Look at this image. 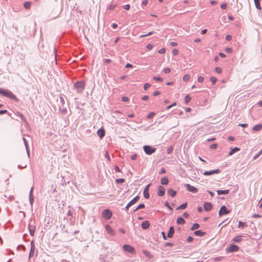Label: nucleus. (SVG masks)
Instances as JSON below:
<instances>
[{
	"mask_svg": "<svg viewBox=\"0 0 262 262\" xmlns=\"http://www.w3.org/2000/svg\"><path fill=\"white\" fill-rule=\"evenodd\" d=\"M0 94L7 98H10L16 102L18 101V99L10 91L0 88Z\"/></svg>",
	"mask_w": 262,
	"mask_h": 262,
	"instance_id": "1",
	"label": "nucleus"
},
{
	"mask_svg": "<svg viewBox=\"0 0 262 262\" xmlns=\"http://www.w3.org/2000/svg\"><path fill=\"white\" fill-rule=\"evenodd\" d=\"M85 84L83 81H77L74 84L73 87L76 89L77 93H81L85 88Z\"/></svg>",
	"mask_w": 262,
	"mask_h": 262,
	"instance_id": "2",
	"label": "nucleus"
},
{
	"mask_svg": "<svg viewBox=\"0 0 262 262\" xmlns=\"http://www.w3.org/2000/svg\"><path fill=\"white\" fill-rule=\"evenodd\" d=\"M143 150L146 155H150L156 150V148L150 145H144L143 147Z\"/></svg>",
	"mask_w": 262,
	"mask_h": 262,
	"instance_id": "3",
	"label": "nucleus"
},
{
	"mask_svg": "<svg viewBox=\"0 0 262 262\" xmlns=\"http://www.w3.org/2000/svg\"><path fill=\"white\" fill-rule=\"evenodd\" d=\"M239 249V248L238 246L234 244H231L229 247L226 248V250L227 253H232L238 251Z\"/></svg>",
	"mask_w": 262,
	"mask_h": 262,
	"instance_id": "4",
	"label": "nucleus"
},
{
	"mask_svg": "<svg viewBox=\"0 0 262 262\" xmlns=\"http://www.w3.org/2000/svg\"><path fill=\"white\" fill-rule=\"evenodd\" d=\"M230 213V210H228L226 206H222L219 212L220 216H221L224 214H227Z\"/></svg>",
	"mask_w": 262,
	"mask_h": 262,
	"instance_id": "5",
	"label": "nucleus"
},
{
	"mask_svg": "<svg viewBox=\"0 0 262 262\" xmlns=\"http://www.w3.org/2000/svg\"><path fill=\"white\" fill-rule=\"evenodd\" d=\"M102 216L107 220H109L112 216V213L109 209H105L102 212Z\"/></svg>",
	"mask_w": 262,
	"mask_h": 262,
	"instance_id": "6",
	"label": "nucleus"
},
{
	"mask_svg": "<svg viewBox=\"0 0 262 262\" xmlns=\"http://www.w3.org/2000/svg\"><path fill=\"white\" fill-rule=\"evenodd\" d=\"M221 172V170L219 169L215 170H211L209 171H205L203 173L204 176H211L214 174H218Z\"/></svg>",
	"mask_w": 262,
	"mask_h": 262,
	"instance_id": "7",
	"label": "nucleus"
},
{
	"mask_svg": "<svg viewBox=\"0 0 262 262\" xmlns=\"http://www.w3.org/2000/svg\"><path fill=\"white\" fill-rule=\"evenodd\" d=\"M123 249L125 251L128 252L132 254L135 252V249L132 246L127 244L123 246Z\"/></svg>",
	"mask_w": 262,
	"mask_h": 262,
	"instance_id": "8",
	"label": "nucleus"
},
{
	"mask_svg": "<svg viewBox=\"0 0 262 262\" xmlns=\"http://www.w3.org/2000/svg\"><path fill=\"white\" fill-rule=\"evenodd\" d=\"M150 185V184H149L147 185H146L144 189V191H143L144 197L147 199H148L150 196V194L149 193V189Z\"/></svg>",
	"mask_w": 262,
	"mask_h": 262,
	"instance_id": "9",
	"label": "nucleus"
},
{
	"mask_svg": "<svg viewBox=\"0 0 262 262\" xmlns=\"http://www.w3.org/2000/svg\"><path fill=\"white\" fill-rule=\"evenodd\" d=\"M186 187L187 188V190L192 193H195L198 192L197 188L193 186H191L190 184H186Z\"/></svg>",
	"mask_w": 262,
	"mask_h": 262,
	"instance_id": "10",
	"label": "nucleus"
},
{
	"mask_svg": "<svg viewBox=\"0 0 262 262\" xmlns=\"http://www.w3.org/2000/svg\"><path fill=\"white\" fill-rule=\"evenodd\" d=\"M213 208L212 204L210 202H205L204 204V209L206 211H210Z\"/></svg>",
	"mask_w": 262,
	"mask_h": 262,
	"instance_id": "11",
	"label": "nucleus"
},
{
	"mask_svg": "<svg viewBox=\"0 0 262 262\" xmlns=\"http://www.w3.org/2000/svg\"><path fill=\"white\" fill-rule=\"evenodd\" d=\"M97 134L100 139H102L104 137L105 134L104 129L103 127H101L97 130Z\"/></svg>",
	"mask_w": 262,
	"mask_h": 262,
	"instance_id": "12",
	"label": "nucleus"
},
{
	"mask_svg": "<svg viewBox=\"0 0 262 262\" xmlns=\"http://www.w3.org/2000/svg\"><path fill=\"white\" fill-rule=\"evenodd\" d=\"M165 192V188L162 186H159L158 187V195L160 196H162L164 195Z\"/></svg>",
	"mask_w": 262,
	"mask_h": 262,
	"instance_id": "13",
	"label": "nucleus"
},
{
	"mask_svg": "<svg viewBox=\"0 0 262 262\" xmlns=\"http://www.w3.org/2000/svg\"><path fill=\"white\" fill-rule=\"evenodd\" d=\"M141 228H142L143 230L147 229L148 228H149V226H150V223H149V221H143V222L141 223Z\"/></svg>",
	"mask_w": 262,
	"mask_h": 262,
	"instance_id": "14",
	"label": "nucleus"
},
{
	"mask_svg": "<svg viewBox=\"0 0 262 262\" xmlns=\"http://www.w3.org/2000/svg\"><path fill=\"white\" fill-rule=\"evenodd\" d=\"M28 229L29 230V233L31 236H34L35 230V226L33 225H31L30 224L28 225Z\"/></svg>",
	"mask_w": 262,
	"mask_h": 262,
	"instance_id": "15",
	"label": "nucleus"
},
{
	"mask_svg": "<svg viewBox=\"0 0 262 262\" xmlns=\"http://www.w3.org/2000/svg\"><path fill=\"white\" fill-rule=\"evenodd\" d=\"M33 188L32 187V188L30 190V193H29V201L31 206L32 207L33 204L34 202V197L33 195Z\"/></svg>",
	"mask_w": 262,
	"mask_h": 262,
	"instance_id": "16",
	"label": "nucleus"
},
{
	"mask_svg": "<svg viewBox=\"0 0 262 262\" xmlns=\"http://www.w3.org/2000/svg\"><path fill=\"white\" fill-rule=\"evenodd\" d=\"M140 196L139 195H137L136 196L134 199H133L128 204L132 206L136 204L140 199Z\"/></svg>",
	"mask_w": 262,
	"mask_h": 262,
	"instance_id": "17",
	"label": "nucleus"
},
{
	"mask_svg": "<svg viewBox=\"0 0 262 262\" xmlns=\"http://www.w3.org/2000/svg\"><path fill=\"white\" fill-rule=\"evenodd\" d=\"M174 233V229L173 226H171L168 230V233H167V237L169 238H171Z\"/></svg>",
	"mask_w": 262,
	"mask_h": 262,
	"instance_id": "18",
	"label": "nucleus"
},
{
	"mask_svg": "<svg viewBox=\"0 0 262 262\" xmlns=\"http://www.w3.org/2000/svg\"><path fill=\"white\" fill-rule=\"evenodd\" d=\"M194 234L195 236L202 237L205 236L206 234V232L202 230H196L194 232Z\"/></svg>",
	"mask_w": 262,
	"mask_h": 262,
	"instance_id": "19",
	"label": "nucleus"
},
{
	"mask_svg": "<svg viewBox=\"0 0 262 262\" xmlns=\"http://www.w3.org/2000/svg\"><path fill=\"white\" fill-rule=\"evenodd\" d=\"M105 229L107 232L111 234V235H115V232L113 229L111 228V227L109 225H106L105 226Z\"/></svg>",
	"mask_w": 262,
	"mask_h": 262,
	"instance_id": "20",
	"label": "nucleus"
},
{
	"mask_svg": "<svg viewBox=\"0 0 262 262\" xmlns=\"http://www.w3.org/2000/svg\"><path fill=\"white\" fill-rule=\"evenodd\" d=\"M216 192L219 195L227 194L229 193V190H217Z\"/></svg>",
	"mask_w": 262,
	"mask_h": 262,
	"instance_id": "21",
	"label": "nucleus"
},
{
	"mask_svg": "<svg viewBox=\"0 0 262 262\" xmlns=\"http://www.w3.org/2000/svg\"><path fill=\"white\" fill-rule=\"evenodd\" d=\"M240 150V148L237 147H235L233 148H231L230 151L228 153V156H232L234 153L237 152Z\"/></svg>",
	"mask_w": 262,
	"mask_h": 262,
	"instance_id": "22",
	"label": "nucleus"
},
{
	"mask_svg": "<svg viewBox=\"0 0 262 262\" xmlns=\"http://www.w3.org/2000/svg\"><path fill=\"white\" fill-rule=\"evenodd\" d=\"M254 4L255 5V7L257 9L259 10H261V7L260 6V0H254Z\"/></svg>",
	"mask_w": 262,
	"mask_h": 262,
	"instance_id": "23",
	"label": "nucleus"
},
{
	"mask_svg": "<svg viewBox=\"0 0 262 262\" xmlns=\"http://www.w3.org/2000/svg\"><path fill=\"white\" fill-rule=\"evenodd\" d=\"M143 254L148 258L151 259L153 258L152 255L151 254V253L147 250H143Z\"/></svg>",
	"mask_w": 262,
	"mask_h": 262,
	"instance_id": "24",
	"label": "nucleus"
},
{
	"mask_svg": "<svg viewBox=\"0 0 262 262\" xmlns=\"http://www.w3.org/2000/svg\"><path fill=\"white\" fill-rule=\"evenodd\" d=\"M185 223V220L181 216H179L178 217L177 220V224L183 225Z\"/></svg>",
	"mask_w": 262,
	"mask_h": 262,
	"instance_id": "25",
	"label": "nucleus"
},
{
	"mask_svg": "<svg viewBox=\"0 0 262 262\" xmlns=\"http://www.w3.org/2000/svg\"><path fill=\"white\" fill-rule=\"evenodd\" d=\"M168 179L166 177H164L161 179V183L162 185H167L168 184Z\"/></svg>",
	"mask_w": 262,
	"mask_h": 262,
	"instance_id": "26",
	"label": "nucleus"
},
{
	"mask_svg": "<svg viewBox=\"0 0 262 262\" xmlns=\"http://www.w3.org/2000/svg\"><path fill=\"white\" fill-rule=\"evenodd\" d=\"M168 194L170 195L171 197H174L177 194L176 191L173 190L172 189H169L167 191Z\"/></svg>",
	"mask_w": 262,
	"mask_h": 262,
	"instance_id": "27",
	"label": "nucleus"
},
{
	"mask_svg": "<svg viewBox=\"0 0 262 262\" xmlns=\"http://www.w3.org/2000/svg\"><path fill=\"white\" fill-rule=\"evenodd\" d=\"M262 128V124H259L254 125L252 129L255 131H259Z\"/></svg>",
	"mask_w": 262,
	"mask_h": 262,
	"instance_id": "28",
	"label": "nucleus"
},
{
	"mask_svg": "<svg viewBox=\"0 0 262 262\" xmlns=\"http://www.w3.org/2000/svg\"><path fill=\"white\" fill-rule=\"evenodd\" d=\"M23 141H24V144L25 145L26 148L27 150L28 155L29 156V151L28 150L29 145H28V142L25 138H23Z\"/></svg>",
	"mask_w": 262,
	"mask_h": 262,
	"instance_id": "29",
	"label": "nucleus"
},
{
	"mask_svg": "<svg viewBox=\"0 0 262 262\" xmlns=\"http://www.w3.org/2000/svg\"><path fill=\"white\" fill-rule=\"evenodd\" d=\"M187 206V203H183V204L180 205L179 206H178L177 208V210H179V209H185Z\"/></svg>",
	"mask_w": 262,
	"mask_h": 262,
	"instance_id": "30",
	"label": "nucleus"
},
{
	"mask_svg": "<svg viewBox=\"0 0 262 262\" xmlns=\"http://www.w3.org/2000/svg\"><path fill=\"white\" fill-rule=\"evenodd\" d=\"M242 236L238 235L234 237L233 239V241L235 243H239L242 241Z\"/></svg>",
	"mask_w": 262,
	"mask_h": 262,
	"instance_id": "31",
	"label": "nucleus"
},
{
	"mask_svg": "<svg viewBox=\"0 0 262 262\" xmlns=\"http://www.w3.org/2000/svg\"><path fill=\"white\" fill-rule=\"evenodd\" d=\"M200 226L198 223H194L191 228V230L193 231L198 229L200 228Z\"/></svg>",
	"mask_w": 262,
	"mask_h": 262,
	"instance_id": "32",
	"label": "nucleus"
},
{
	"mask_svg": "<svg viewBox=\"0 0 262 262\" xmlns=\"http://www.w3.org/2000/svg\"><path fill=\"white\" fill-rule=\"evenodd\" d=\"M190 76L188 74H185L184 75L183 77V80L184 81L187 82L190 80Z\"/></svg>",
	"mask_w": 262,
	"mask_h": 262,
	"instance_id": "33",
	"label": "nucleus"
},
{
	"mask_svg": "<svg viewBox=\"0 0 262 262\" xmlns=\"http://www.w3.org/2000/svg\"><path fill=\"white\" fill-rule=\"evenodd\" d=\"M191 99V98L189 96V95H187L185 97V102L186 104L189 103V102L190 101Z\"/></svg>",
	"mask_w": 262,
	"mask_h": 262,
	"instance_id": "34",
	"label": "nucleus"
},
{
	"mask_svg": "<svg viewBox=\"0 0 262 262\" xmlns=\"http://www.w3.org/2000/svg\"><path fill=\"white\" fill-rule=\"evenodd\" d=\"M31 6V3L29 2H26L24 3V7L27 9H28L30 8Z\"/></svg>",
	"mask_w": 262,
	"mask_h": 262,
	"instance_id": "35",
	"label": "nucleus"
},
{
	"mask_svg": "<svg viewBox=\"0 0 262 262\" xmlns=\"http://www.w3.org/2000/svg\"><path fill=\"white\" fill-rule=\"evenodd\" d=\"M124 181H125V180L123 178L117 179L115 180V182L117 184L123 183V182H124Z\"/></svg>",
	"mask_w": 262,
	"mask_h": 262,
	"instance_id": "36",
	"label": "nucleus"
},
{
	"mask_svg": "<svg viewBox=\"0 0 262 262\" xmlns=\"http://www.w3.org/2000/svg\"><path fill=\"white\" fill-rule=\"evenodd\" d=\"M18 116L20 117V119L23 121H24L25 122H27L26 119V118L24 117V116L23 114H20L19 113H18Z\"/></svg>",
	"mask_w": 262,
	"mask_h": 262,
	"instance_id": "37",
	"label": "nucleus"
},
{
	"mask_svg": "<svg viewBox=\"0 0 262 262\" xmlns=\"http://www.w3.org/2000/svg\"><path fill=\"white\" fill-rule=\"evenodd\" d=\"M59 99H60V102L61 104V106H64V105L65 104V101H64L63 97L62 96H60Z\"/></svg>",
	"mask_w": 262,
	"mask_h": 262,
	"instance_id": "38",
	"label": "nucleus"
},
{
	"mask_svg": "<svg viewBox=\"0 0 262 262\" xmlns=\"http://www.w3.org/2000/svg\"><path fill=\"white\" fill-rule=\"evenodd\" d=\"M62 108L61 107H59V110L61 112V113H62L63 114H66L67 113V109L65 107H64L63 106H62Z\"/></svg>",
	"mask_w": 262,
	"mask_h": 262,
	"instance_id": "39",
	"label": "nucleus"
},
{
	"mask_svg": "<svg viewBox=\"0 0 262 262\" xmlns=\"http://www.w3.org/2000/svg\"><path fill=\"white\" fill-rule=\"evenodd\" d=\"M210 81L212 82V84H214L217 81V78L214 77H211L210 78Z\"/></svg>",
	"mask_w": 262,
	"mask_h": 262,
	"instance_id": "40",
	"label": "nucleus"
},
{
	"mask_svg": "<svg viewBox=\"0 0 262 262\" xmlns=\"http://www.w3.org/2000/svg\"><path fill=\"white\" fill-rule=\"evenodd\" d=\"M35 247L34 242L33 241H32L31 242V249H30V250L34 251L35 250Z\"/></svg>",
	"mask_w": 262,
	"mask_h": 262,
	"instance_id": "41",
	"label": "nucleus"
},
{
	"mask_svg": "<svg viewBox=\"0 0 262 262\" xmlns=\"http://www.w3.org/2000/svg\"><path fill=\"white\" fill-rule=\"evenodd\" d=\"M153 79L156 81H162L163 79L160 76H155Z\"/></svg>",
	"mask_w": 262,
	"mask_h": 262,
	"instance_id": "42",
	"label": "nucleus"
},
{
	"mask_svg": "<svg viewBox=\"0 0 262 262\" xmlns=\"http://www.w3.org/2000/svg\"><path fill=\"white\" fill-rule=\"evenodd\" d=\"M246 225V223L243 222L242 221H239L238 222V227H244Z\"/></svg>",
	"mask_w": 262,
	"mask_h": 262,
	"instance_id": "43",
	"label": "nucleus"
},
{
	"mask_svg": "<svg viewBox=\"0 0 262 262\" xmlns=\"http://www.w3.org/2000/svg\"><path fill=\"white\" fill-rule=\"evenodd\" d=\"M173 147L172 146H170L168 148V149H167V152L168 154H170L172 151H173Z\"/></svg>",
	"mask_w": 262,
	"mask_h": 262,
	"instance_id": "44",
	"label": "nucleus"
},
{
	"mask_svg": "<svg viewBox=\"0 0 262 262\" xmlns=\"http://www.w3.org/2000/svg\"><path fill=\"white\" fill-rule=\"evenodd\" d=\"M155 115V113L154 112H151L148 115L147 118L148 119H151Z\"/></svg>",
	"mask_w": 262,
	"mask_h": 262,
	"instance_id": "45",
	"label": "nucleus"
},
{
	"mask_svg": "<svg viewBox=\"0 0 262 262\" xmlns=\"http://www.w3.org/2000/svg\"><path fill=\"white\" fill-rule=\"evenodd\" d=\"M262 154V152L260 150L253 157V159L254 160H255L258 157H259L260 156V155Z\"/></svg>",
	"mask_w": 262,
	"mask_h": 262,
	"instance_id": "46",
	"label": "nucleus"
},
{
	"mask_svg": "<svg viewBox=\"0 0 262 262\" xmlns=\"http://www.w3.org/2000/svg\"><path fill=\"white\" fill-rule=\"evenodd\" d=\"M204 80V77L203 76H199L198 78V81L200 83H202Z\"/></svg>",
	"mask_w": 262,
	"mask_h": 262,
	"instance_id": "47",
	"label": "nucleus"
},
{
	"mask_svg": "<svg viewBox=\"0 0 262 262\" xmlns=\"http://www.w3.org/2000/svg\"><path fill=\"white\" fill-rule=\"evenodd\" d=\"M215 71L216 73H219V74H220L222 73V70L221 68L220 67H216L215 68Z\"/></svg>",
	"mask_w": 262,
	"mask_h": 262,
	"instance_id": "48",
	"label": "nucleus"
},
{
	"mask_svg": "<svg viewBox=\"0 0 262 262\" xmlns=\"http://www.w3.org/2000/svg\"><path fill=\"white\" fill-rule=\"evenodd\" d=\"M171 72V69L169 68H166L163 70V72L164 73H169Z\"/></svg>",
	"mask_w": 262,
	"mask_h": 262,
	"instance_id": "49",
	"label": "nucleus"
},
{
	"mask_svg": "<svg viewBox=\"0 0 262 262\" xmlns=\"http://www.w3.org/2000/svg\"><path fill=\"white\" fill-rule=\"evenodd\" d=\"M150 86V84L148 83H146L144 85V89L147 90Z\"/></svg>",
	"mask_w": 262,
	"mask_h": 262,
	"instance_id": "50",
	"label": "nucleus"
},
{
	"mask_svg": "<svg viewBox=\"0 0 262 262\" xmlns=\"http://www.w3.org/2000/svg\"><path fill=\"white\" fill-rule=\"evenodd\" d=\"M105 157L108 160V161H111V158H110V156L109 155V154H108V152L107 151H106L105 153Z\"/></svg>",
	"mask_w": 262,
	"mask_h": 262,
	"instance_id": "51",
	"label": "nucleus"
},
{
	"mask_svg": "<svg viewBox=\"0 0 262 262\" xmlns=\"http://www.w3.org/2000/svg\"><path fill=\"white\" fill-rule=\"evenodd\" d=\"M137 158V155L136 154H133L130 156V159L133 160H135Z\"/></svg>",
	"mask_w": 262,
	"mask_h": 262,
	"instance_id": "52",
	"label": "nucleus"
},
{
	"mask_svg": "<svg viewBox=\"0 0 262 262\" xmlns=\"http://www.w3.org/2000/svg\"><path fill=\"white\" fill-rule=\"evenodd\" d=\"M116 5H111L108 7V9L110 10H113L116 7Z\"/></svg>",
	"mask_w": 262,
	"mask_h": 262,
	"instance_id": "53",
	"label": "nucleus"
},
{
	"mask_svg": "<svg viewBox=\"0 0 262 262\" xmlns=\"http://www.w3.org/2000/svg\"><path fill=\"white\" fill-rule=\"evenodd\" d=\"M193 238L191 236H188L187 239V241L188 242V243H191L193 241Z\"/></svg>",
	"mask_w": 262,
	"mask_h": 262,
	"instance_id": "54",
	"label": "nucleus"
},
{
	"mask_svg": "<svg viewBox=\"0 0 262 262\" xmlns=\"http://www.w3.org/2000/svg\"><path fill=\"white\" fill-rule=\"evenodd\" d=\"M166 51V50L165 48H162L160 50L158 51V53L159 54H164Z\"/></svg>",
	"mask_w": 262,
	"mask_h": 262,
	"instance_id": "55",
	"label": "nucleus"
},
{
	"mask_svg": "<svg viewBox=\"0 0 262 262\" xmlns=\"http://www.w3.org/2000/svg\"><path fill=\"white\" fill-rule=\"evenodd\" d=\"M232 36L230 35H228L226 36V40L227 41H230L232 39Z\"/></svg>",
	"mask_w": 262,
	"mask_h": 262,
	"instance_id": "56",
	"label": "nucleus"
},
{
	"mask_svg": "<svg viewBox=\"0 0 262 262\" xmlns=\"http://www.w3.org/2000/svg\"><path fill=\"white\" fill-rule=\"evenodd\" d=\"M148 0H143L142 2L141 6H146L148 4Z\"/></svg>",
	"mask_w": 262,
	"mask_h": 262,
	"instance_id": "57",
	"label": "nucleus"
},
{
	"mask_svg": "<svg viewBox=\"0 0 262 262\" xmlns=\"http://www.w3.org/2000/svg\"><path fill=\"white\" fill-rule=\"evenodd\" d=\"M178 53H179V51L178 50L175 49H173L172 50V54L174 55H177L178 54Z\"/></svg>",
	"mask_w": 262,
	"mask_h": 262,
	"instance_id": "58",
	"label": "nucleus"
},
{
	"mask_svg": "<svg viewBox=\"0 0 262 262\" xmlns=\"http://www.w3.org/2000/svg\"><path fill=\"white\" fill-rule=\"evenodd\" d=\"M221 8L225 10L227 8V4L226 3L223 4L221 5Z\"/></svg>",
	"mask_w": 262,
	"mask_h": 262,
	"instance_id": "59",
	"label": "nucleus"
},
{
	"mask_svg": "<svg viewBox=\"0 0 262 262\" xmlns=\"http://www.w3.org/2000/svg\"><path fill=\"white\" fill-rule=\"evenodd\" d=\"M123 8L124 9H125L126 10H129L130 6L129 4H126L123 6Z\"/></svg>",
	"mask_w": 262,
	"mask_h": 262,
	"instance_id": "60",
	"label": "nucleus"
},
{
	"mask_svg": "<svg viewBox=\"0 0 262 262\" xmlns=\"http://www.w3.org/2000/svg\"><path fill=\"white\" fill-rule=\"evenodd\" d=\"M34 251H30L29 255V258H30L31 257H32L34 255Z\"/></svg>",
	"mask_w": 262,
	"mask_h": 262,
	"instance_id": "61",
	"label": "nucleus"
},
{
	"mask_svg": "<svg viewBox=\"0 0 262 262\" xmlns=\"http://www.w3.org/2000/svg\"><path fill=\"white\" fill-rule=\"evenodd\" d=\"M165 206H166L169 210H172V208L170 206L169 203L167 202H165Z\"/></svg>",
	"mask_w": 262,
	"mask_h": 262,
	"instance_id": "62",
	"label": "nucleus"
},
{
	"mask_svg": "<svg viewBox=\"0 0 262 262\" xmlns=\"http://www.w3.org/2000/svg\"><path fill=\"white\" fill-rule=\"evenodd\" d=\"M142 99L144 101H147L149 99V96L147 95H145L142 98Z\"/></svg>",
	"mask_w": 262,
	"mask_h": 262,
	"instance_id": "63",
	"label": "nucleus"
},
{
	"mask_svg": "<svg viewBox=\"0 0 262 262\" xmlns=\"http://www.w3.org/2000/svg\"><path fill=\"white\" fill-rule=\"evenodd\" d=\"M133 67V64H130L129 63H127L125 66L126 68H132Z\"/></svg>",
	"mask_w": 262,
	"mask_h": 262,
	"instance_id": "64",
	"label": "nucleus"
}]
</instances>
